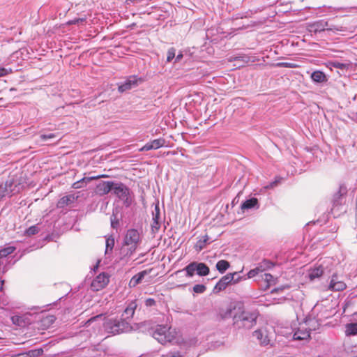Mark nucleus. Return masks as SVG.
<instances>
[{
  "instance_id": "1",
  "label": "nucleus",
  "mask_w": 357,
  "mask_h": 357,
  "mask_svg": "<svg viewBox=\"0 0 357 357\" xmlns=\"http://www.w3.org/2000/svg\"><path fill=\"white\" fill-rule=\"evenodd\" d=\"M134 316V305L131 302L125 309L120 319H108L104 324L103 327L107 333L112 335L121 333L130 332L132 329Z\"/></svg>"
},
{
  "instance_id": "2",
  "label": "nucleus",
  "mask_w": 357,
  "mask_h": 357,
  "mask_svg": "<svg viewBox=\"0 0 357 357\" xmlns=\"http://www.w3.org/2000/svg\"><path fill=\"white\" fill-rule=\"evenodd\" d=\"M267 264V261H264L245 275L247 279L255 278V281L263 282L265 289L275 284V278L272 275L265 273Z\"/></svg>"
},
{
  "instance_id": "3",
  "label": "nucleus",
  "mask_w": 357,
  "mask_h": 357,
  "mask_svg": "<svg viewBox=\"0 0 357 357\" xmlns=\"http://www.w3.org/2000/svg\"><path fill=\"white\" fill-rule=\"evenodd\" d=\"M257 318V312L241 310L234 314V326L238 329H250L256 324Z\"/></svg>"
},
{
  "instance_id": "4",
  "label": "nucleus",
  "mask_w": 357,
  "mask_h": 357,
  "mask_svg": "<svg viewBox=\"0 0 357 357\" xmlns=\"http://www.w3.org/2000/svg\"><path fill=\"white\" fill-rule=\"evenodd\" d=\"M151 335L161 344H166L176 339V331L167 325H157L153 328Z\"/></svg>"
},
{
  "instance_id": "5",
  "label": "nucleus",
  "mask_w": 357,
  "mask_h": 357,
  "mask_svg": "<svg viewBox=\"0 0 357 357\" xmlns=\"http://www.w3.org/2000/svg\"><path fill=\"white\" fill-rule=\"evenodd\" d=\"M24 185L17 178H9L5 182L0 183V201L6 197H10L18 194Z\"/></svg>"
},
{
  "instance_id": "6",
  "label": "nucleus",
  "mask_w": 357,
  "mask_h": 357,
  "mask_svg": "<svg viewBox=\"0 0 357 357\" xmlns=\"http://www.w3.org/2000/svg\"><path fill=\"white\" fill-rule=\"evenodd\" d=\"M182 271H185L187 277L192 278L195 275V272H196L199 276H206L209 274L210 270L206 264L193 261L187 265L183 270L176 271V274Z\"/></svg>"
},
{
  "instance_id": "7",
  "label": "nucleus",
  "mask_w": 357,
  "mask_h": 357,
  "mask_svg": "<svg viewBox=\"0 0 357 357\" xmlns=\"http://www.w3.org/2000/svg\"><path fill=\"white\" fill-rule=\"evenodd\" d=\"M121 252L124 256H131L134 252V229H129L122 242Z\"/></svg>"
},
{
  "instance_id": "8",
  "label": "nucleus",
  "mask_w": 357,
  "mask_h": 357,
  "mask_svg": "<svg viewBox=\"0 0 357 357\" xmlns=\"http://www.w3.org/2000/svg\"><path fill=\"white\" fill-rule=\"evenodd\" d=\"M347 192V188L344 185H340L338 192L335 193L333 195V198L332 200L333 206L331 208V213L334 215V217L336 216V211H341V208H342V196L343 195L346 194Z\"/></svg>"
},
{
  "instance_id": "9",
  "label": "nucleus",
  "mask_w": 357,
  "mask_h": 357,
  "mask_svg": "<svg viewBox=\"0 0 357 357\" xmlns=\"http://www.w3.org/2000/svg\"><path fill=\"white\" fill-rule=\"evenodd\" d=\"M112 192L116 195L119 199L123 200L126 206L130 205V202H128V189L123 183L113 181Z\"/></svg>"
},
{
  "instance_id": "10",
  "label": "nucleus",
  "mask_w": 357,
  "mask_h": 357,
  "mask_svg": "<svg viewBox=\"0 0 357 357\" xmlns=\"http://www.w3.org/2000/svg\"><path fill=\"white\" fill-rule=\"evenodd\" d=\"M109 281V276L107 273H101L96 277L91 284L93 291H99L105 288Z\"/></svg>"
},
{
  "instance_id": "11",
  "label": "nucleus",
  "mask_w": 357,
  "mask_h": 357,
  "mask_svg": "<svg viewBox=\"0 0 357 357\" xmlns=\"http://www.w3.org/2000/svg\"><path fill=\"white\" fill-rule=\"evenodd\" d=\"M165 144V139L163 138H159L147 142L144 146L142 147H137V150L139 151H147L152 149H158L164 146ZM136 146H138V145L135 144V147Z\"/></svg>"
},
{
  "instance_id": "12",
  "label": "nucleus",
  "mask_w": 357,
  "mask_h": 357,
  "mask_svg": "<svg viewBox=\"0 0 357 357\" xmlns=\"http://www.w3.org/2000/svg\"><path fill=\"white\" fill-rule=\"evenodd\" d=\"M312 27L314 28V31L315 32H320L322 31H324L326 29L333 31H344L342 26H330L328 25V22L324 20H320L318 22H316L313 25Z\"/></svg>"
},
{
  "instance_id": "13",
  "label": "nucleus",
  "mask_w": 357,
  "mask_h": 357,
  "mask_svg": "<svg viewBox=\"0 0 357 357\" xmlns=\"http://www.w3.org/2000/svg\"><path fill=\"white\" fill-rule=\"evenodd\" d=\"M346 288V284L343 281L339 280L336 274H333L327 289L332 291H340L344 290Z\"/></svg>"
},
{
  "instance_id": "14",
  "label": "nucleus",
  "mask_w": 357,
  "mask_h": 357,
  "mask_svg": "<svg viewBox=\"0 0 357 357\" xmlns=\"http://www.w3.org/2000/svg\"><path fill=\"white\" fill-rule=\"evenodd\" d=\"M252 335L259 341L261 345L266 346L270 343L268 331L265 328L255 331Z\"/></svg>"
},
{
  "instance_id": "15",
  "label": "nucleus",
  "mask_w": 357,
  "mask_h": 357,
  "mask_svg": "<svg viewBox=\"0 0 357 357\" xmlns=\"http://www.w3.org/2000/svg\"><path fill=\"white\" fill-rule=\"evenodd\" d=\"M232 280L233 277L229 273L222 277L221 279L215 285L213 292L218 293L225 290L229 284H231Z\"/></svg>"
},
{
  "instance_id": "16",
  "label": "nucleus",
  "mask_w": 357,
  "mask_h": 357,
  "mask_svg": "<svg viewBox=\"0 0 357 357\" xmlns=\"http://www.w3.org/2000/svg\"><path fill=\"white\" fill-rule=\"evenodd\" d=\"M310 331L305 325L301 324L300 326L294 331L293 337L296 340H304L309 338Z\"/></svg>"
},
{
  "instance_id": "17",
  "label": "nucleus",
  "mask_w": 357,
  "mask_h": 357,
  "mask_svg": "<svg viewBox=\"0 0 357 357\" xmlns=\"http://www.w3.org/2000/svg\"><path fill=\"white\" fill-rule=\"evenodd\" d=\"M13 324L20 327H25L31 324V320L27 314H17L11 317Z\"/></svg>"
},
{
  "instance_id": "18",
  "label": "nucleus",
  "mask_w": 357,
  "mask_h": 357,
  "mask_svg": "<svg viewBox=\"0 0 357 357\" xmlns=\"http://www.w3.org/2000/svg\"><path fill=\"white\" fill-rule=\"evenodd\" d=\"M43 354L42 348L30 349L29 351L12 354L10 357H39Z\"/></svg>"
},
{
  "instance_id": "19",
  "label": "nucleus",
  "mask_w": 357,
  "mask_h": 357,
  "mask_svg": "<svg viewBox=\"0 0 357 357\" xmlns=\"http://www.w3.org/2000/svg\"><path fill=\"white\" fill-rule=\"evenodd\" d=\"M112 187L113 181H102L97 185V190L100 195H104L110 192H112Z\"/></svg>"
},
{
  "instance_id": "20",
  "label": "nucleus",
  "mask_w": 357,
  "mask_h": 357,
  "mask_svg": "<svg viewBox=\"0 0 357 357\" xmlns=\"http://www.w3.org/2000/svg\"><path fill=\"white\" fill-rule=\"evenodd\" d=\"M78 198V196H76L74 194H70L66 196L61 197L57 204V206L59 208H64L73 202H75Z\"/></svg>"
},
{
  "instance_id": "21",
  "label": "nucleus",
  "mask_w": 357,
  "mask_h": 357,
  "mask_svg": "<svg viewBox=\"0 0 357 357\" xmlns=\"http://www.w3.org/2000/svg\"><path fill=\"white\" fill-rule=\"evenodd\" d=\"M324 268L322 265H319L318 267L311 268L308 273V278L310 281H314L316 279L319 278L324 275Z\"/></svg>"
},
{
  "instance_id": "22",
  "label": "nucleus",
  "mask_w": 357,
  "mask_h": 357,
  "mask_svg": "<svg viewBox=\"0 0 357 357\" xmlns=\"http://www.w3.org/2000/svg\"><path fill=\"white\" fill-rule=\"evenodd\" d=\"M153 328V327H152L150 321H143L135 324V331L148 333L149 335H151Z\"/></svg>"
},
{
  "instance_id": "23",
  "label": "nucleus",
  "mask_w": 357,
  "mask_h": 357,
  "mask_svg": "<svg viewBox=\"0 0 357 357\" xmlns=\"http://www.w3.org/2000/svg\"><path fill=\"white\" fill-rule=\"evenodd\" d=\"M134 84V76H130L124 82L119 84L118 90L120 93H123L132 89Z\"/></svg>"
},
{
  "instance_id": "24",
  "label": "nucleus",
  "mask_w": 357,
  "mask_h": 357,
  "mask_svg": "<svg viewBox=\"0 0 357 357\" xmlns=\"http://www.w3.org/2000/svg\"><path fill=\"white\" fill-rule=\"evenodd\" d=\"M209 243V237L208 235H204L199 237L197 243H195L194 248L197 252H200L202 250L207 244Z\"/></svg>"
},
{
  "instance_id": "25",
  "label": "nucleus",
  "mask_w": 357,
  "mask_h": 357,
  "mask_svg": "<svg viewBox=\"0 0 357 357\" xmlns=\"http://www.w3.org/2000/svg\"><path fill=\"white\" fill-rule=\"evenodd\" d=\"M259 208V204L258 199L255 197H252L243 202L241 204L242 209H251V208Z\"/></svg>"
},
{
  "instance_id": "26",
  "label": "nucleus",
  "mask_w": 357,
  "mask_h": 357,
  "mask_svg": "<svg viewBox=\"0 0 357 357\" xmlns=\"http://www.w3.org/2000/svg\"><path fill=\"white\" fill-rule=\"evenodd\" d=\"M3 284H4V280H0V308H2V309H3L5 307L8 305V304H9L8 298V296H6L4 294V293L3 291Z\"/></svg>"
},
{
  "instance_id": "27",
  "label": "nucleus",
  "mask_w": 357,
  "mask_h": 357,
  "mask_svg": "<svg viewBox=\"0 0 357 357\" xmlns=\"http://www.w3.org/2000/svg\"><path fill=\"white\" fill-rule=\"evenodd\" d=\"M311 79L316 83H323L327 81L324 73L320 70H316L311 74Z\"/></svg>"
},
{
  "instance_id": "28",
  "label": "nucleus",
  "mask_w": 357,
  "mask_h": 357,
  "mask_svg": "<svg viewBox=\"0 0 357 357\" xmlns=\"http://www.w3.org/2000/svg\"><path fill=\"white\" fill-rule=\"evenodd\" d=\"M357 334V323L347 324L345 326V335L347 336L355 335Z\"/></svg>"
},
{
  "instance_id": "29",
  "label": "nucleus",
  "mask_w": 357,
  "mask_h": 357,
  "mask_svg": "<svg viewBox=\"0 0 357 357\" xmlns=\"http://www.w3.org/2000/svg\"><path fill=\"white\" fill-rule=\"evenodd\" d=\"M230 266V264L227 260H220L216 264V268L220 273H224Z\"/></svg>"
},
{
  "instance_id": "30",
  "label": "nucleus",
  "mask_w": 357,
  "mask_h": 357,
  "mask_svg": "<svg viewBox=\"0 0 357 357\" xmlns=\"http://www.w3.org/2000/svg\"><path fill=\"white\" fill-rule=\"evenodd\" d=\"M92 178H83L76 182H75L73 184V188H75V189H79V188H83L84 186H85L87 183L88 181H89L90 180H91Z\"/></svg>"
},
{
  "instance_id": "31",
  "label": "nucleus",
  "mask_w": 357,
  "mask_h": 357,
  "mask_svg": "<svg viewBox=\"0 0 357 357\" xmlns=\"http://www.w3.org/2000/svg\"><path fill=\"white\" fill-rule=\"evenodd\" d=\"M198 340L195 337H189L188 339H185L183 341V346L185 347H191L197 345Z\"/></svg>"
},
{
  "instance_id": "32",
  "label": "nucleus",
  "mask_w": 357,
  "mask_h": 357,
  "mask_svg": "<svg viewBox=\"0 0 357 357\" xmlns=\"http://www.w3.org/2000/svg\"><path fill=\"white\" fill-rule=\"evenodd\" d=\"M15 250V248L14 246H8L6 248H3L0 250V257H6L8 255L12 254Z\"/></svg>"
},
{
  "instance_id": "33",
  "label": "nucleus",
  "mask_w": 357,
  "mask_h": 357,
  "mask_svg": "<svg viewBox=\"0 0 357 357\" xmlns=\"http://www.w3.org/2000/svg\"><path fill=\"white\" fill-rule=\"evenodd\" d=\"M330 65H331V66H332L333 68L340 69V70L347 69L349 66V63H342V62H340L337 61L330 62Z\"/></svg>"
},
{
  "instance_id": "34",
  "label": "nucleus",
  "mask_w": 357,
  "mask_h": 357,
  "mask_svg": "<svg viewBox=\"0 0 357 357\" xmlns=\"http://www.w3.org/2000/svg\"><path fill=\"white\" fill-rule=\"evenodd\" d=\"M40 231L38 225L31 226L25 230V235L27 236H31L38 234Z\"/></svg>"
},
{
  "instance_id": "35",
  "label": "nucleus",
  "mask_w": 357,
  "mask_h": 357,
  "mask_svg": "<svg viewBox=\"0 0 357 357\" xmlns=\"http://www.w3.org/2000/svg\"><path fill=\"white\" fill-rule=\"evenodd\" d=\"M229 274L233 277L231 284H234L238 283L241 280H247L245 275L241 276L238 275V273H237V272H234L233 273H229Z\"/></svg>"
},
{
  "instance_id": "36",
  "label": "nucleus",
  "mask_w": 357,
  "mask_h": 357,
  "mask_svg": "<svg viewBox=\"0 0 357 357\" xmlns=\"http://www.w3.org/2000/svg\"><path fill=\"white\" fill-rule=\"evenodd\" d=\"M281 180H282L281 177L276 176L275 178L274 181L270 182L266 185H264V189H265V190H270V189L274 188L275 187H276L278 185V183H280Z\"/></svg>"
},
{
  "instance_id": "37",
  "label": "nucleus",
  "mask_w": 357,
  "mask_h": 357,
  "mask_svg": "<svg viewBox=\"0 0 357 357\" xmlns=\"http://www.w3.org/2000/svg\"><path fill=\"white\" fill-rule=\"evenodd\" d=\"M152 220L160 221V210L159 203L158 202L154 207V211L152 213Z\"/></svg>"
},
{
  "instance_id": "38",
  "label": "nucleus",
  "mask_w": 357,
  "mask_h": 357,
  "mask_svg": "<svg viewBox=\"0 0 357 357\" xmlns=\"http://www.w3.org/2000/svg\"><path fill=\"white\" fill-rule=\"evenodd\" d=\"M275 66L280 68H295L298 67V65L292 62H279L275 64Z\"/></svg>"
},
{
  "instance_id": "39",
  "label": "nucleus",
  "mask_w": 357,
  "mask_h": 357,
  "mask_svg": "<svg viewBox=\"0 0 357 357\" xmlns=\"http://www.w3.org/2000/svg\"><path fill=\"white\" fill-rule=\"evenodd\" d=\"M151 270L147 271L144 270L139 273H138L137 275H135V284L140 283L142 280L144 279V276L149 273H150Z\"/></svg>"
},
{
  "instance_id": "40",
  "label": "nucleus",
  "mask_w": 357,
  "mask_h": 357,
  "mask_svg": "<svg viewBox=\"0 0 357 357\" xmlns=\"http://www.w3.org/2000/svg\"><path fill=\"white\" fill-rule=\"evenodd\" d=\"M114 246V239L113 238H108L106 239V250L105 253L112 252Z\"/></svg>"
},
{
  "instance_id": "41",
  "label": "nucleus",
  "mask_w": 357,
  "mask_h": 357,
  "mask_svg": "<svg viewBox=\"0 0 357 357\" xmlns=\"http://www.w3.org/2000/svg\"><path fill=\"white\" fill-rule=\"evenodd\" d=\"M175 54H176L175 48L174 47L169 48L167 51V62L172 61L174 59Z\"/></svg>"
},
{
  "instance_id": "42",
  "label": "nucleus",
  "mask_w": 357,
  "mask_h": 357,
  "mask_svg": "<svg viewBox=\"0 0 357 357\" xmlns=\"http://www.w3.org/2000/svg\"><path fill=\"white\" fill-rule=\"evenodd\" d=\"M206 289V287L204 284H195L193 287V291L196 294H202Z\"/></svg>"
},
{
  "instance_id": "43",
  "label": "nucleus",
  "mask_w": 357,
  "mask_h": 357,
  "mask_svg": "<svg viewBox=\"0 0 357 357\" xmlns=\"http://www.w3.org/2000/svg\"><path fill=\"white\" fill-rule=\"evenodd\" d=\"M151 231L153 234H155L158 231L160 228V222L156 220H152L151 223Z\"/></svg>"
},
{
  "instance_id": "44",
  "label": "nucleus",
  "mask_w": 357,
  "mask_h": 357,
  "mask_svg": "<svg viewBox=\"0 0 357 357\" xmlns=\"http://www.w3.org/2000/svg\"><path fill=\"white\" fill-rule=\"evenodd\" d=\"M110 220L112 227L114 229H116L119 225V220L114 213L111 216Z\"/></svg>"
},
{
  "instance_id": "45",
  "label": "nucleus",
  "mask_w": 357,
  "mask_h": 357,
  "mask_svg": "<svg viewBox=\"0 0 357 357\" xmlns=\"http://www.w3.org/2000/svg\"><path fill=\"white\" fill-rule=\"evenodd\" d=\"M40 137L42 140L45 141L50 139L56 137V135L55 133L42 134Z\"/></svg>"
},
{
  "instance_id": "46",
  "label": "nucleus",
  "mask_w": 357,
  "mask_h": 357,
  "mask_svg": "<svg viewBox=\"0 0 357 357\" xmlns=\"http://www.w3.org/2000/svg\"><path fill=\"white\" fill-rule=\"evenodd\" d=\"M11 73V68H0V77H4Z\"/></svg>"
},
{
  "instance_id": "47",
  "label": "nucleus",
  "mask_w": 357,
  "mask_h": 357,
  "mask_svg": "<svg viewBox=\"0 0 357 357\" xmlns=\"http://www.w3.org/2000/svg\"><path fill=\"white\" fill-rule=\"evenodd\" d=\"M145 305L147 307H151L155 305V301L153 298H149L145 301Z\"/></svg>"
},
{
  "instance_id": "48",
  "label": "nucleus",
  "mask_w": 357,
  "mask_h": 357,
  "mask_svg": "<svg viewBox=\"0 0 357 357\" xmlns=\"http://www.w3.org/2000/svg\"><path fill=\"white\" fill-rule=\"evenodd\" d=\"M141 243V238L139 236V234L138 230L135 229V249L137 248V244Z\"/></svg>"
},
{
  "instance_id": "49",
  "label": "nucleus",
  "mask_w": 357,
  "mask_h": 357,
  "mask_svg": "<svg viewBox=\"0 0 357 357\" xmlns=\"http://www.w3.org/2000/svg\"><path fill=\"white\" fill-rule=\"evenodd\" d=\"M84 21V19L83 18H77V19H75L73 20H71L68 22L69 24H79V23H82Z\"/></svg>"
},
{
  "instance_id": "50",
  "label": "nucleus",
  "mask_w": 357,
  "mask_h": 357,
  "mask_svg": "<svg viewBox=\"0 0 357 357\" xmlns=\"http://www.w3.org/2000/svg\"><path fill=\"white\" fill-rule=\"evenodd\" d=\"M183 58V54L179 52L177 55L175 54V61L174 63L179 62Z\"/></svg>"
},
{
  "instance_id": "51",
  "label": "nucleus",
  "mask_w": 357,
  "mask_h": 357,
  "mask_svg": "<svg viewBox=\"0 0 357 357\" xmlns=\"http://www.w3.org/2000/svg\"><path fill=\"white\" fill-rule=\"evenodd\" d=\"M354 7H351V8H335V10H346V11H350L351 10L354 9Z\"/></svg>"
},
{
  "instance_id": "52",
  "label": "nucleus",
  "mask_w": 357,
  "mask_h": 357,
  "mask_svg": "<svg viewBox=\"0 0 357 357\" xmlns=\"http://www.w3.org/2000/svg\"><path fill=\"white\" fill-rule=\"evenodd\" d=\"M170 357H183L179 352L174 353Z\"/></svg>"
},
{
  "instance_id": "53",
  "label": "nucleus",
  "mask_w": 357,
  "mask_h": 357,
  "mask_svg": "<svg viewBox=\"0 0 357 357\" xmlns=\"http://www.w3.org/2000/svg\"><path fill=\"white\" fill-rule=\"evenodd\" d=\"M98 317H98V316H97V317H93V318L90 319L88 321V322H91V321H92L93 320H94V319H97Z\"/></svg>"
},
{
  "instance_id": "54",
  "label": "nucleus",
  "mask_w": 357,
  "mask_h": 357,
  "mask_svg": "<svg viewBox=\"0 0 357 357\" xmlns=\"http://www.w3.org/2000/svg\"><path fill=\"white\" fill-rule=\"evenodd\" d=\"M134 281V277H132L130 280V283L129 284L131 285V284L132 283V282Z\"/></svg>"
}]
</instances>
